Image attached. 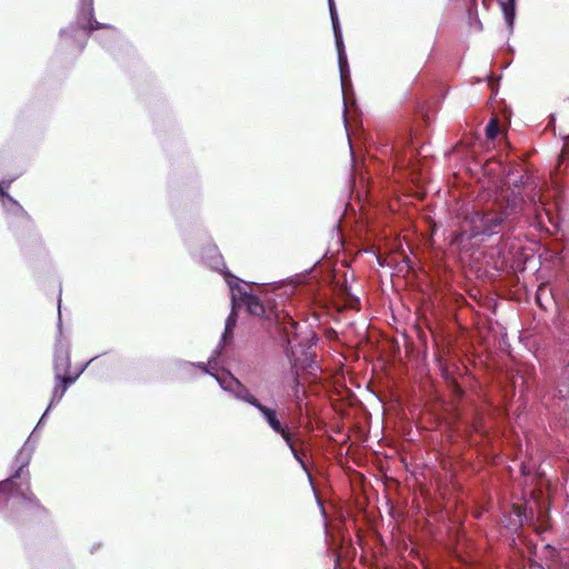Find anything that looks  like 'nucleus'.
I'll return each mask as SVG.
<instances>
[{"mask_svg": "<svg viewBox=\"0 0 569 569\" xmlns=\"http://www.w3.org/2000/svg\"><path fill=\"white\" fill-rule=\"evenodd\" d=\"M507 183L509 187L496 192L486 207L463 212L458 229L452 233V243L465 247L485 242L496 234L505 238L531 220L541 223L543 214L551 221L536 187L527 199L520 193L519 183L527 188L528 181H523V174L519 177V164L507 172Z\"/></svg>", "mask_w": 569, "mask_h": 569, "instance_id": "nucleus-1", "label": "nucleus"}, {"mask_svg": "<svg viewBox=\"0 0 569 569\" xmlns=\"http://www.w3.org/2000/svg\"><path fill=\"white\" fill-rule=\"evenodd\" d=\"M97 30H103V36H97V39L107 50H111L112 46L121 39L120 32L114 27L94 19L93 0H81L76 21L60 30V38L79 42V49L82 51L87 38Z\"/></svg>", "mask_w": 569, "mask_h": 569, "instance_id": "nucleus-2", "label": "nucleus"}, {"mask_svg": "<svg viewBox=\"0 0 569 569\" xmlns=\"http://www.w3.org/2000/svg\"><path fill=\"white\" fill-rule=\"evenodd\" d=\"M37 442L38 438H32V435L28 437L16 455L14 463L17 465V469L3 481H8L6 485V493L20 497L21 500L29 503L32 509L41 511L43 507L30 489L29 471L27 470L36 450Z\"/></svg>", "mask_w": 569, "mask_h": 569, "instance_id": "nucleus-3", "label": "nucleus"}, {"mask_svg": "<svg viewBox=\"0 0 569 569\" xmlns=\"http://www.w3.org/2000/svg\"><path fill=\"white\" fill-rule=\"evenodd\" d=\"M186 243L193 258L200 259L203 264L220 272L224 277V271L228 270V268L226 267L223 257L218 246L212 242L206 231L200 230L194 237L187 238Z\"/></svg>", "mask_w": 569, "mask_h": 569, "instance_id": "nucleus-4", "label": "nucleus"}, {"mask_svg": "<svg viewBox=\"0 0 569 569\" xmlns=\"http://www.w3.org/2000/svg\"><path fill=\"white\" fill-rule=\"evenodd\" d=\"M329 13L332 23L335 43L338 54V66L340 72L341 90L343 94V101H348V87H351V73L349 69L348 58L345 49L342 39L341 26L336 8L335 0H328Z\"/></svg>", "mask_w": 569, "mask_h": 569, "instance_id": "nucleus-5", "label": "nucleus"}, {"mask_svg": "<svg viewBox=\"0 0 569 569\" xmlns=\"http://www.w3.org/2000/svg\"><path fill=\"white\" fill-rule=\"evenodd\" d=\"M224 281L227 282L233 309L244 305L248 311L253 316H262L266 312L263 303L259 297L248 292L241 287V279L232 274L229 270L224 271Z\"/></svg>", "mask_w": 569, "mask_h": 569, "instance_id": "nucleus-6", "label": "nucleus"}, {"mask_svg": "<svg viewBox=\"0 0 569 569\" xmlns=\"http://www.w3.org/2000/svg\"><path fill=\"white\" fill-rule=\"evenodd\" d=\"M212 377L216 379L220 388L231 395L234 399L250 406L256 402L257 397L251 393L246 385L229 371L227 372V376L212 375Z\"/></svg>", "mask_w": 569, "mask_h": 569, "instance_id": "nucleus-7", "label": "nucleus"}, {"mask_svg": "<svg viewBox=\"0 0 569 569\" xmlns=\"http://www.w3.org/2000/svg\"><path fill=\"white\" fill-rule=\"evenodd\" d=\"M251 407L258 410L261 418L276 435H279L283 441H289V426L280 419L276 408L263 405L258 398L256 399V402L251 405Z\"/></svg>", "mask_w": 569, "mask_h": 569, "instance_id": "nucleus-8", "label": "nucleus"}, {"mask_svg": "<svg viewBox=\"0 0 569 569\" xmlns=\"http://www.w3.org/2000/svg\"><path fill=\"white\" fill-rule=\"evenodd\" d=\"M59 336L56 339L53 353L54 376H66L70 369V347L67 340L61 338V317L59 316Z\"/></svg>", "mask_w": 569, "mask_h": 569, "instance_id": "nucleus-9", "label": "nucleus"}, {"mask_svg": "<svg viewBox=\"0 0 569 569\" xmlns=\"http://www.w3.org/2000/svg\"><path fill=\"white\" fill-rule=\"evenodd\" d=\"M2 207L8 213V216L13 219L10 221V224L18 223L24 228L32 227V218L31 216L23 209V207L12 197H8L7 200H3Z\"/></svg>", "mask_w": 569, "mask_h": 569, "instance_id": "nucleus-10", "label": "nucleus"}, {"mask_svg": "<svg viewBox=\"0 0 569 569\" xmlns=\"http://www.w3.org/2000/svg\"><path fill=\"white\" fill-rule=\"evenodd\" d=\"M237 326V315L234 312V309L232 308V311L226 319L224 325V331L221 336L220 342L214 348V350L211 352L209 357V363H216L217 359L222 356L224 345L229 343L233 338V330Z\"/></svg>", "mask_w": 569, "mask_h": 569, "instance_id": "nucleus-11", "label": "nucleus"}, {"mask_svg": "<svg viewBox=\"0 0 569 569\" xmlns=\"http://www.w3.org/2000/svg\"><path fill=\"white\" fill-rule=\"evenodd\" d=\"M54 380L56 383L52 391L50 403L47 407V412H49L53 406L58 405L61 401L68 388L77 381V377L54 376Z\"/></svg>", "mask_w": 569, "mask_h": 569, "instance_id": "nucleus-12", "label": "nucleus"}, {"mask_svg": "<svg viewBox=\"0 0 569 569\" xmlns=\"http://www.w3.org/2000/svg\"><path fill=\"white\" fill-rule=\"evenodd\" d=\"M287 318H288V321L284 322V325H283V331L287 337L286 352H287L288 357L290 358V361H292L293 365L297 366L300 360L297 357L296 351H295L293 342H295L296 338L291 339L290 335L291 333L296 335V331L298 329V323L291 317L288 316Z\"/></svg>", "mask_w": 569, "mask_h": 569, "instance_id": "nucleus-13", "label": "nucleus"}, {"mask_svg": "<svg viewBox=\"0 0 569 569\" xmlns=\"http://www.w3.org/2000/svg\"><path fill=\"white\" fill-rule=\"evenodd\" d=\"M503 19L509 30L512 31L516 19V0H499Z\"/></svg>", "mask_w": 569, "mask_h": 569, "instance_id": "nucleus-14", "label": "nucleus"}, {"mask_svg": "<svg viewBox=\"0 0 569 569\" xmlns=\"http://www.w3.org/2000/svg\"><path fill=\"white\" fill-rule=\"evenodd\" d=\"M219 361H220V358L217 359L216 363H209V361L207 363H204V362H191V361H186V360H182V359H177L174 361V366L178 369H180V370H187L188 368H198L204 375H209V376L212 377V375H214V373L209 370V366L214 368L218 365Z\"/></svg>", "mask_w": 569, "mask_h": 569, "instance_id": "nucleus-15", "label": "nucleus"}, {"mask_svg": "<svg viewBox=\"0 0 569 569\" xmlns=\"http://www.w3.org/2000/svg\"><path fill=\"white\" fill-rule=\"evenodd\" d=\"M288 439H289V441H284L286 445L289 447L293 458L299 462L301 468L307 472L309 479L311 480V476H310L308 466L303 460L302 453L299 450H297V448L295 447L291 431L288 433Z\"/></svg>", "mask_w": 569, "mask_h": 569, "instance_id": "nucleus-16", "label": "nucleus"}, {"mask_svg": "<svg viewBox=\"0 0 569 569\" xmlns=\"http://www.w3.org/2000/svg\"><path fill=\"white\" fill-rule=\"evenodd\" d=\"M486 138L488 140H495L499 134V123L496 118H492L485 128Z\"/></svg>", "mask_w": 569, "mask_h": 569, "instance_id": "nucleus-17", "label": "nucleus"}, {"mask_svg": "<svg viewBox=\"0 0 569 569\" xmlns=\"http://www.w3.org/2000/svg\"><path fill=\"white\" fill-rule=\"evenodd\" d=\"M468 14H469V20H470V27L471 28H475L477 30H481L482 29V24H481V21L480 19L478 18V13H477V7L476 4H471L469 8H468Z\"/></svg>", "mask_w": 569, "mask_h": 569, "instance_id": "nucleus-18", "label": "nucleus"}, {"mask_svg": "<svg viewBox=\"0 0 569 569\" xmlns=\"http://www.w3.org/2000/svg\"><path fill=\"white\" fill-rule=\"evenodd\" d=\"M558 393L563 399H569V381L562 380L558 385Z\"/></svg>", "mask_w": 569, "mask_h": 569, "instance_id": "nucleus-19", "label": "nucleus"}, {"mask_svg": "<svg viewBox=\"0 0 569 569\" xmlns=\"http://www.w3.org/2000/svg\"><path fill=\"white\" fill-rule=\"evenodd\" d=\"M563 361H565V365H563V368H562L560 381H562V380H568L569 381V350L567 351Z\"/></svg>", "mask_w": 569, "mask_h": 569, "instance_id": "nucleus-20", "label": "nucleus"}, {"mask_svg": "<svg viewBox=\"0 0 569 569\" xmlns=\"http://www.w3.org/2000/svg\"><path fill=\"white\" fill-rule=\"evenodd\" d=\"M48 413H49V412H47V410H46V411L43 412V415L41 416V418L39 419V421H38L37 426L34 427L33 431L31 432L32 438H37V437H36V432H37L38 428H40V426H41L42 423H44V419H46V417H47V415H48Z\"/></svg>", "mask_w": 569, "mask_h": 569, "instance_id": "nucleus-21", "label": "nucleus"}, {"mask_svg": "<svg viewBox=\"0 0 569 569\" xmlns=\"http://www.w3.org/2000/svg\"><path fill=\"white\" fill-rule=\"evenodd\" d=\"M97 359V357L94 358H91L90 360H88L86 363H83L82 366H80V369L79 371L76 373L74 377H77V379L80 377V375L87 369V367L93 362L94 360Z\"/></svg>", "mask_w": 569, "mask_h": 569, "instance_id": "nucleus-22", "label": "nucleus"}, {"mask_svg": "<svg viewBox=\"0 0 569 569\" xmlns=\"http://www.w3.org/2000/svg\"><path fill=\"white\" fill-rule=\"evenodd\" d=\"M515 513H516V516L519 518V520H520V525H522L523 519H526V512H525V510H521V509L519 508V506H517V507L515 508Z\"/></svg>", "mask_w": 569, "mask_h": 569, "instance_id": "nucleus-23", "label": "nucleus"}, {"mask_svg": "<svg viewBox=\"0 0 569 569\" xmlns=\"http://www.w3.org/2000/svg\"><path fill=\"white\" fill-rule=\"evenodd\" d=\"M8 197H11L2 187V184L0 183V198H1V202H3V200H7Z\"/></svg>", "mask_w": 569, "mask_h": 569, "instance_id": "nucleus-24", "label": "nucleus"}, {"mask_svg": "<svg viewBox=\"0 0 569 569\" xmlns=\"http://www.w3.org/2000/svg\"><path fill=\"white\" fill-rule=\"evenodd\" d=\"M310 349H311V345L308 346V348L303 351V353L306 356V360H310L311 359L312 352L310 351Z\"/></svg>", "mask_w": 569, "mask_h": 569, "instance_id": "nucleus-25", "label": "nucleus"}, {"mask_svg": "<svg viewBox=\"0 0 569 569\" xmlns=\"http://www.w3.org/2000/svg\"><path fill=\"white\" fill-rule=\"evenodd\" d=\"M8 481H0V495L6 493V485Z\"/></svg>", "mask_w": 569, "mask_h": 569, "instance_id": "nucleus-26", "label": "nucleus"}, {"mask_svg": "<svg viewBox=\"0 0 569 569\" xmlns=\"http://www.w3.org/2000/svg\"><path fill=\"white\" fill-rule=\"evenodd\" d=\"M521 472H522V475H525V476H528V475L530 473V471H529V470L527 469V467H526V466H523V465L521 466Z\"/></svg>", "mask_w": 569, "mask_h": 569, "instance_id": "nucleus-27", "label": "nucleus"}, {"mask_svg": "<svg viewBox=\"0 0 569 569\" xmlns=\"http://www.w3.org/2000/svg\"><path fill=\"white\" fill-rule=\"evenodd\" d=\"M531 569H545V567L542 565L535 563L533 566H531Z\"/></svg>", "mask_w": 569, "mask_h": 569, "instance_id": "nucleus-28", "label": "nucleus"}, {"mask_svg": "<svg viewBox=\"0 0 569 569\" xmlns=\"http://www.w3.org/2000/svg\"><path fill=\"white\" fill-rule=\"evenodd\" d=\"M489 87H491V88L493 89V82H492V80H491V79H490V81H489Z\"/></svg>", "mask_w": 569, "mask_h": 569, "instance_id": "nucleus-29", "label": "nucleus"}, {"mask_svg": "<svg viewBox=\"0 0 569 569\" xmlns=\"http://www.w3.org/2000/svg\"><path fill=\"white\" fill-rule=\"evenodd\" d=\"M565 143H569V136L565 138Z\"/></svg>", "mask_w": 569, "mask_h": 569, "instance_id": "nucleus-30", "label": "nucleus"}]
</instances>
